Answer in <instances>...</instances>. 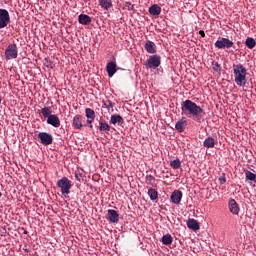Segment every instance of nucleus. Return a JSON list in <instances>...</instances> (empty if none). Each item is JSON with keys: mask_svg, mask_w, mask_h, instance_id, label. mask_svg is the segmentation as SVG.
<instances>
[{"mask_svg": "<svg viewBox=\"0 0 256 256\" xmlns=\"http://www.w3.org/2000/svg\"><path fill=\"white\" fill-rule=\"evenodd\" d=\"M93 121H95V119L87 118V123H88L90 129H93V125H91V123H93Z\"/></svg>", "mask_w": 256, "mask_h": 256, "instance_id": "obj_36", "label": "nucleus"}, {"mask_svg": "<svg viewBox=\"0 0 256 256\" xmlns=\"http://www.w3.org/2000/svg\"><path fill=\"white\" fill-rule=\"evenodd\" d=\"M170 167H172V169H181V160L175 159V160L171 161Z\"/></svg>", "mask_w": 256, "mask_h": 256, "instance_id": "obj_30", "label": "nucleus"}, {"mask_svg": "<svg viewBox=\"0 0 256 256\" xmlns=\"http://www.w3.org/2000/svg\"><path fill=\"white\" fill-rule=\"evenodd\" d=\"M98 3L102 9L108 11L113 7V2L111 0H98Z\"/></svg>", "mask_w": 256, "mask_h": 256, "instance_id": "obj_20", "label": "nucleus"}, {"mask_svg": "<svg viewBox=\"0 0 256 256\" xmlns=\"http://www.w3.org/2000/svg\"><path fill=\"white\" fill-rule=\"evenodd\" d=\"M57 187H59L62 195H69V193H71L73 184H71V180H69V178L62 177L60 180H58Z\"/></svg>", "mask_w": 256, "mask_h": 256, "instance_id": "obj_3", "label": "nucleus"}, {"mask_svg": "<svg viewBox=\"0 0 256 256\" xmlns=\"http://www.w3.org/2000/svg\"><path fill=\"white\" fill-rule=\"evenodd\" d=\"M41 113H42L43 117H45L46 119H48L49 117H51L53 115V114H51L52 111L49 107L42 108Z\"/></svg>", "mask_w": 256, "mask_h": 256, "instance_id": "obj_27", "label": "nucleus"}, {"mask_svg": "<svg viewBox=\"0 0 256 256\" xmlns=\"http://www.w3.org/2000/svg\"><path fill=\"white\" fill-rule=\"evenodd\" d=\"M170 199L174 205H179L181 203V199H183V192L180 190H175L172 192Z\"/></svg>", "mask_w": 256, "mask_h": 256, "instance_id": "obj_10", "label": "nucleus"}, {"mask_svg": "<svg viewBox=\"0 0 256 256\" xmlns=\"http://www.w3.org/2000/svg\"><path fill=\"white\" fill-rule=\"evenodd\" d=\"M3 197V193L0 192V198Z\"/></svg>", "mask_w": 256, "mask_h": 256, "instance_id": "obj_39", "label": "nucleus"}, {"mask_svg": "<svg viewBox=\"0 0 256 256\" xmlns=\"http://www.w3.org/2000/svg\"><path fill=\"white\" fill-rule=\"evenodd\" d=\"M203 145L206 147V149H213V147H215V138L211 136L207 137L204 140Z\"/></svg>", "mask_w": 256, "mask_h": 256, "instance_id": "obj_21", "label": "nucleus"}, {"mask_svg": "<svg viewBox=\"0 0 256 256\" xmlns=\"http://www.w3.org/2000/svg\"><path fill=\"white\" fill-rule=\"evenodd\" d=\"M245 177L248 181H254V183H256V175L253 172L247 170L245 172Z\"/></svg>", "mask_w": 256, "mask_h": 256, "instance_id": "obj_29", "label": "nucleus"}, {"mask_svg": "<svg viewBox=\"0 0 256 256\" xmlns=\"http://www.w3.org/2000/svg\"><path fill=\"white\" fill-rule=\"evenodd\" d=\"M187 227L188 229H192V231H199L200 229L199 222L193 218L188 219Z\"/></svg>", "mask_w": 256, "mask_h": 256, "instance_id": "obj_17", "label": "nucleus"}, {"mask_svg": "<svg viewBox=\"0 0 256 256\" xmlns=\"http://www.w3.org/2000/svg\"><path fill=\"white\" fill-rule=\"evenodd\" d=\"M11 23V16L7 9H0V29H5Z\"/></svg>", "mask_w": 256, "mask_h": 256, "instance_id": "obj_6", "label": "nucleus"}, {"mask_svg": "<svg viewBox=\"0 0 256 256\" xmlns=\"http://www.w3.org/2000/svg\"><path fill=\"white\" fill-rule=\"evenodd\" d=\"M108 221L110 223H119V213L116 210L109 209L108 210Z\"/></svg>", "mask_w": 256, "mask_h": 256, "instance_id": "obj_16", "label": "nucleus"}, {"mask_svg": "<svg viewBox=\"0 0 256 256\" xmlns=\"http://www.w3.org/2000/svg\"><path fill=\"white\" fill-rule=\"evenodd\" d=\"M19 57V49L17 44H9L5 50V59L11 61V59H17Z\"/></svg>", "mask_w": 256, "mask_h": 256, "instance_id": "obj_4", "label": "nucleus"}, {"mask_svg": "<svg viewBox=\"0 0 256 256\" xmlns=\"http://www.w3.org/2000/svg\"><path fill=\"white\" fill-rule=\"evenodd\" d=\"M38 139H40L42 145H51L53 143V135L47 132H40L38 134Z\"/></svg>", "mask_w": 256, "mask_h": 256, "instance_id": "obj_8", "label": "nucleus"}, {"mask_svg": "<svg viewBox=\"0 0 256 256\" xmlns=\"http://www.w3.org/2000/svg\"><path fill=\"white\" fill-rule=\"evenodd\" d=\"M87 119H95V110L91 108L85 109Z\"/></svg>", "mask_w": 256, "mask_h": 256, "instance_id": "obj_28", "label": "nucleus"}, {"mask_svg": "<svg viewBox=\"0 0 256 256\" xmlns=\"http://www.w3.org/2000/svg\"><path fill=\"white\" fill-rule=\"evenodd\" d=\"M103 107H105L106 109H113L115 105L113 104V102H111V100H106L103 102Z\"/></svg>", "mask_w": 256, "mask_h": 256, "instance_id": "obj_32", "label": "nucleus"}, {"mask_svg": "<svg viewBox=\"0 0 256 256\" xmlns=\"http://www.w3.org/2000/svg\"><path fill=\"white\" fill-rule=\"evenodd\" d=\"M47 123L56 129L61 127V120H59V116L55 114H52L49 116V118H47Z\"/></svg>", "mask_w": 256, "mask_h": 256, "instance_id": "obj_9", "label": "nucleus"}, {"mask_svg": "<svg viewBox=\"0 0 256 256\" xmlns=\"http://www.w3.org/2000/svg\"><path fill=\"white\" fill-rule=\"evenodd\" d=\"M181 111L182 115H185V117H189L190 119L197 121V123H201V119H203V116L205 115V111L203 110V108H201V106L197 105V103L191 100H185L181 104Z\"/></svg>", "mask_w": 256, "mask_h": 256, "instance_id": "obj_1", "label": "nucleus"}, {"mask_svg": "<svg viewBox=\"0 0 256 256\" xmlns=\"http://www.w3.org/2000/svg\"><path fill=\"white\" fill-rule=\"evenodd\" d=\"M228 207L232 215H239L240 208H239V204H237V201H235V199L229 200Z\"/></svg>", "mask_w": 256, "mask_h": 256, "instance_id": "obj_11", "label": "nucleus"}, {"mask_svg": "<svg viewBox=\"0 0 256 256\" xmlns=\"http://www.w3.org/2000/svg\"><path fill=\"white\" fill-rule=\"evenodd\" d=\"M148 12L150 15L157 17V16L161 15V7L157 4H154L149 8Z\"/></svg>", "mask_w": 256, "mask_h": 256, "instance_id": "obj_19", "label": "nucleus"}, {"mask_svg": "<svg viewBox=\"0 0 256 256\" xmlns=\"http://www.w3.org/2000/svg\"><path fill=\"white\" fill-rule=\"evenodd\" d=\"M199 35H201V37H205V31L200 30V31H199Z\"/></svg>", "mask_w": 256, "mask_h": 256, "instance_id": "obj_38", "label": "nucleus"}, {"mask_svg": "<svg viewBox=\"0 0 256 256\" xmlns=\"http://www.w3.org/2000/svg\"><path fill=\"white\" fill-rule=\"evenodd\" d=\"M81 172H75V179H77V181H80L81 180Z\"/></svg>", "mask_w": 256, "mask_h": 256, "instance_id": "obj_37", "label": "nucleus"}, {"mask_svg": "<svg viewBox=\"0 0 256 256\" xmlns=\"http://www.w3.org/2000/svg\"><path fill=\"white\" fill-rule=\"evenodd\" d=\"M106 71L108 73V77H113V75L117 73V63L114 61L109 62L106 66Z\"/></svg>", "mask_w": 256, "mask_h": 256, "instance_id": "obj_15", "label": "nucleus"}, {"mask_svg": "<svg viewBox=\"0 0 256 256\" xmlns=\"http://www.w3.org/2000/svg\"><path fill=\"white\" fill-rule=\"evenodd\" d=\"M123 122V117L121 115L114 114L110 117V124L111 125H119V123Z\"/></svg>", "mask_w": 256, "mask_h": 256, "instance_id": "obj_23", "label": "nucleus"}, {"mask_svg": "<svg viewBox=\"0 0 256 256\" xmlns=\"http://www.w3.org/2000/svg\"><path fill=\"white\" fill-rule=\"evenodd\" d=\"M185 127H187V118L182 117L178 122H176L175 129L178 133H183V131H185Z\"/></svg>", "mask_w": 256, "mask_h": 256, "instance_id": "obj_13", "label": "nucleus"}, {"mask_svg": "<svg viewBox=\"0 0 256 256\" xmlns=\"http://www.w3.org/2000/svg\"><path fill=\"white\" fill-rule=\"evenodd\" d=\"M213 71H215L216 73H220L221 72V66L219 65V62H215L213 64V67H212Z\"/></svg>", "mask_w": 256, "mask_h": 256, "instance_id": "obj_34", "label": "nucleus"}, {"mask_svg": "<svg viewBox=\"0 0 256 256\" xmlns=\"http://www.w3.org/2000/svg\"><path fill=\"white\" fill-rule=\"evenodd\" d=\"M0 105H1V97H0Z\"/></svg>", "mask_w": 256, "mask_h": 256, "instance_id": "obj_40", "label": "nucleus"}, {"mask_svg": "<svg viewBox=\"0 0 256 256\" xmlns=\"http://www.w3.org/2000/svg\"><path fill=\"white\" fill-rule=\"evenodd\" d=\"M99 131L103 132V133H109V131H111V126H109V124L103 120H101L99 122Z\"/></svg>", "mask_w": 256, "mask_h": 256, "instance_id": "obj_22", "label": "nucleus"}, {"mask_svg": "<svg viewBox=\"0 0 256 256\" xmlns=\"http://www.w3.org/2000/svg\"><path fill=\"white\" fill-rule=\"evenodd\" d=\"M233 45V41L229 40V38H220L214 43L217 49H231Z\"/></svg>", "mask_w": 256, "mask_h": 256, "instance_id": "obj_7", "label": "nucleus"}, {"mask_svg": "<svg viewBox=\"0 0 256 256\" xmlns=\"http://www.w3.org/2000/svg\"><path fill=\"white\" fill-rule=\"evenodd\" d=\"M219 181L221 185H224V183H227V178H225V174L223 176L219 177Z\"/></svg>", "mask_w": 256, "mask_h": 256, "instance_id": "obj_35", "label": "nucleus"}, {"mask_svg": "<svg viewBox=\"0 0 256 256\" xmlns=\"http://www.w3.org/2000/svg\"><path fill=\"white\" fill-rule=\"evenodd\" d=\"M144 49L150 54L157 53V46L155 45V42L151 40L146 41Z\"/></svg>", "mask_w": 256, "mask_h": 256, "instance_id": "obj_14", "label": "nucleus"}, {"mask_svg": "<svg viewBox=\"0 0 256 256\" xmlns=\"http://www.w3.org/2000/svg\"><path fill=\"white\" fill-rule=\"evenodd\" d=\"M146 183L147 185H155V178L153 177V175H146Z\"/></svg>", "mask_w": 256, "mask_h": 256, "instance_id": "obj_31", "label": "nucleus"}, {"mask_svg": "<svg viewBox=\"0 0 256 256\" xmlns=\"http://www.w3.org/2000/svg\"><path fill=\"white\" fill-rule=\"evenodd\" d=\"M159 65H161V56L157 54L150 56L145 63L146 69H157Z\"/></svg>", "mask_w": 256, "mask_h": 256, "instance_id": "obj_5", "label": "nucleus"}, {"mask_svg": "<svg viewBox=\"0 0 256 256\" xmlns=\"http://www.w3.org/2000/svg\"><path fill=\"white\" fill-rule=\"evenodd\" d=\"M124 7H126L128 11H135V5L131 2H125Z\"/></svg>", "mask_w": 256, "mask_h": 256, "instance_id": "obj_33", "label": "nucleus"}, {"mask_svg": "<svg viewBox=\"0 0 256 256\" xmlns=\"http://www.w3.org/2000/svg\"><path fill=\"white\" fill-rule=\"evenodd\" d=\"M245 45L248 47V49H255L256 41L254 38L248 37L245 41Z\"/></svg>", "mask_w": 256, "mask_h": 256, "instance_id": "obj_24", "label": "nucleus"}, {"mask_svg": "<svg viewBox=\"0 0 256 256\" xmlns=\"http://www.w3.org/2000/svg\"><path fill=\"white\" fill-rule=\"evenodd\" d=\"M234 81L238 87L247 85V68L243 64L233 65Z\"/></svg>", "mask_w": 256, "mask_h": 256, "instance_id": "obj_2", "label": "nucleus"}, {"mask_svg": "<svg viewBox=\"0 0 256 256\" xmlns=\"http://www.w3.org/2000/svg\"><path fill=\"white\" fill-rule=\"evenodd\" d=\"M148 195H149L151 201H155L159 198V193L157 192V190H155L153 188H150L148 190Z\"/></svg>", "mask_w": 256, "mask_h": 256, "instance_id": "obj_25", "label": "nucleus"}, {"mask_svg": "<svg viewBox=\"0 0 256 256\" xmlns=\"http://www.w3.org/2000/svg\"><path fill=\"white\" fill-rule=\"evenodd\" d=\"M72 127H74V129H78L80 131V129L83 128V116L82 115H76L73 118L72 121Z\"/></svg>", "mask_w": 256, "mask_h": 256, "instance_id": "obj_12", "label": "nucleus"}, {"mask_svg": "<svg viewBox=\"0 0 256 256\" xmlns=\"http://www.w3.org/2000/svg\"><path fill=\"white\" fill-rule=\"evenodd\" d=\"M171 243H173V236H171V234H165L162 237V244L163 245H171Z\"/></svg>", "mask_w": 256, "mask_h": 256, "instance_id": "obj_26", "label": "nucleus"}, {"mask_svg": "<svg viewBox=\"0 0 256 256\" xmlns=\"http://www.w3.org/2000/svg\"><path fill=\"white\" fill-rule=\"evenodd\" d=\"M78 23L80 25H89L91 23V17L87 14H80L78 16Z\"/></svg>", "mask_w": 256, "mask_h": 256, "instance_id": "obj_18", "label": "nucleus"}]
</instances>
